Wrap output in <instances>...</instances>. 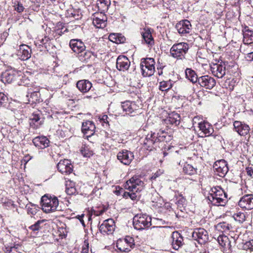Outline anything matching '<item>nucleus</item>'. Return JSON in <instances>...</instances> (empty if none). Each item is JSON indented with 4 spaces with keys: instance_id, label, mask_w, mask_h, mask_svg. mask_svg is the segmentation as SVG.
Segmentation results:
<instances>
[{
    "instance_id": "45",
    "label": "nucleus",
    "mask_w": 253,
    "mask_h": 253,
    "mask_svg": "<svg viewBox=\"0 0 253 253\" xmlns=\"http://www.w3.org/2000/svg\"><path fill=\"white\" fill-rule=\"evenodd\" d=\"M228 238L225 235H219L217 238V241L219 244L222 246H225L227 242Z\"/></svg>"
},
{
    "instance_id": "8",
    "label": "nucleus",
    "mask_w": 253,
    "mask_h": 253,
    "mask_svg": "<svg viewBox=\"0 0 253 253\" xmlns=\"http://www.w3.org/2000/svg\"><path fill=\"white\" fill-rule=\"evenodd\" d=\"M145 140L147 141H151L152 142H168L171 140L170 135L162 132L161 134L155 133L148 134L145 137Z\"/></svg>"
},
{
    "instance_id": "40",
    "label": "nucleus",
    "mask_w": 253,
    "mask_h": 253,
    "mask_svg": "<svg viewBox=\"0 0 253 253\" xmlns=\"http://www.w3.org/2000/svg\"><path fill=\"white\" fill-rule=\"evenodd\" d=\"M44 222V220H39L37 221L35 224L30 226L29 229L34 232L38 231L42 229L41 224Z\"/></svg>"
},
{
    "instance_id": "57",
    "label": "nucleus",
    "mask_w": 253,
    "mask_h": 253,
    "mask_svg": "<svg viewBox=\"0 0 253 253\" xmlns=\"http://www.w3.org/2000/svg\"><path fill=\"white\" fill-rule=\"evenodd\" d=\"M163 173V171L159 170L156 172L151 177L152 179H155L159 176H160Z\"/></svg>"
},
{
    "instance_id": "43",
    "label": "nucleus",
    "mask_w": 253,
    "mask_h": 253,
    "mask_svg": "<svg viewBox=\"0 0 253 253\" xmlns=\"http://www.w3.org/2000/svg\"><path fill=\"white\" fill-rule=\"evenodd\" d=\"M8 103L7 96L3 92H0V106H6Z\"/></svg>"
},
{
    "instance_id": "19",
    "label": "nucleus",
    "mask_w": 253,
    "mask_h": 253,
    "mask_svg": "<svg viewBox=\"0 0 253 253\" xmlns=\"http://www.w3.org/2000/svg\"><path fill=\"white\" fill-rule=\"evenodd\" d=\"M31 48L28 45L22 44L19 46L17 55L21 60H27L31 57Z\"/></svg>"
},
{
    "instance_id": "32",
    "label": "nucleus",
    "mask_w": 253,
    "mask_h": 253,
    "mask_svg": "<svg viewBox=\"0 0 253 253\" xmlns=\"http://www.w3.org/2000/svg\"><path fill=\"white\" fill-rule=\"evenodd\" d=\"M185 76L187 79L193 83H198L199 78L195 72L191 69L187 68L185 70Z\"/></svg>"
},
{
    "instance_id": "49",
    "label": "nucleus",
    "mask_w": 253,
    "mask_h": 253,
    "mask_svg": "<svg viewBox=\"0 0 253 253\" xmlns=\"http://www.w3.org/2000/svg\"><path fill=\"white\" fill-rule=\"evenodd\" d=\"M105 12L100 11V12H96L92 15L93 17L103 19L104 20H107V17L105 14Z\"/></svg>"
},
{
    "instance_id": "35",
    "label": "nucleus",
    "mask_w": 253,
    "mask_h": 253,
    "mask_svg": "<svg viewBox=\"0 0 253 253\" xmlns=\"http://www.w3.org/2000/svg\"><path fill=\"white\" fill-rule=\"evenodd\" d=\"M80 152L82 156L85 158H90L93 155L92 150L86 144L83 145L80 149Z\"/></svg>"
},
{
    "instance_id": "60",
    "label": "nucleus",
    "mask_w": 253,
    "mask_h": 253,
    "mask_svg": "<svg viewBox=\"0 0 253 253\" xmlns=\"http://www.w3.org/2000/svg\"><path fill=\"white\" fill-rule=\"evenodd\" d=\"M246 171L247 174L250 176H252L253 175V168L252 167H247L246 168Z\"/></svg>"
},
{
    "instance_id": "31",
    "label": "nucleus",
    "mask_w": 253,
    "mask_h": 253,
    "mask_svg": "<svg viewBox=\"0 0 253 253\" xmlns=\"http://www.w3.org/2000/svg\"><path fill=\"white\" fill-rule=\"evenodd\" d=\"M111 4L110 0H97L96 5L98 10L106 12Z\"/></svg>"
},
{
    "instance_id": "10",
    "label": "nucleus",
    "mask_w": 253,
    "mask_h": 253,
    "mask_svg": "<svg viewBox=\"0 0 253 253\" xmlns=\"http://www.w3.org/2000/svg\"><path fill=\"white\" fill-rule=\"evenodd\" d=\"M193 238L200 244L205 243L209 239L208 232L204 228H196L192 233Z\"/></svg>"
},
{
    "instance_id": "64",
    "label": "nucleus",
    "mask_w": 253,
    "mask_h": 253,
    "mask_svg": "<svg viewBox=\"0 0 253 253\" xmlns=\"http://www.w3.org/2000/svg\"><path fill=\"white\" fill-rule=\"evenodd\" d=\"M164 67H163L161 65H158L157 66V70H162V68H163Z\"/></svg>"
},
{
    "instance_id": "62",
    "label": "nucleus",
    "mask_w": 253,
    "mask_h": 253,
    "mask_svg": "<svg viewBox=\"0 0 253 253\" xmlns=\"http://www.w3.org/2000/svg\"><path fill=\"white\" fill-rule=\"evenodd\" d=\"M30 159L29 158V157L28 156H26L23 158L22 162H24L25 164H26L29 161Z\"/></svg>"
},
{
    "instance_id": "24",
    "label": "nucleus",
    "mask_w": 253,
    "mask_h": 253,
    "mask_svg": "<svg viewBox=\"0 0 253 253\" xmlns=\"http://www.w3.org/2000/svg\"><path fill=\"white\" fill-rule=\"evenodd\" d=\"M213 168L218 173V174L220 177L225 176L228 171V168L227 166L226 162L224 160L215 162Z\"/></svg>"
},
{
    "instance_id": "36",
    "label": "nucleus",
    "mask_w": 253,
    "mask_h": 253,
    "mask_svg": "<svg viewBox=\"0 0 253 253\" xmlns=\"http://www.w3.org/2000/svg\"><path fill=\"white\" fill-rule=\"evenodd\" d=\"M215 227L217 230L221 231V232H224L230 230L232 226L231 224L226 222H222L217 224L215 226Z\"/></svg>"
},
{
    "instance_id": "27",
    "label": "nucleus",
    "mask_w": 253,
    "mask_h": 253,
    "mask_svg": "<svg viewBox=\"0 0 253 253\" xmlns=\"http://www.w3.org/2000/svg\"><path fill=\"white\" fill-rule=\"evenodd\" d=\"M76 86L83 93L87 92L92 87V84L87 80H82L77 82Z\"/></svg>"
},
{
    "instance_id": "44",
    "label": "nucleus",
    "mask_w": 253,
    "mask_h": 253,
    "mask_svg": "<svg viewBox=\"0 0 253 253\" xmlns=\"http://www.w3.org/2000/svg\"><path fill=\"white\" fill-rule=\"evenodd\" d=\"M222 137L220 135H210L208 136V139H206V141H214L216 142L217 141L221 142Z\"/></svg>"
},
{
    "instance_id": "33",
    "label": "nucleus",
    "mask_w": 253,
    "mask_h": 253,
    "mask_svg": "<svg viewBox=\"0 0 253 253\" xmlns=\"http://www.w3.org/2000/svg\"><path fill=\"white\" fill-rule=\"evenodd\" d=\"M244 42L247 44L253 42V31L249 30L248 28H245L243 32Z\"/></svg>"
},
{
    "instance_id": "38",
    "label": "nucleus",
    "mask_w": 253,
    "mask_h": 253,
    "mask_svg": "<svg viewBox=\"0 0 253 253\" xmlns=\"http://www.w3.org/2000/svg\"><path fill=\"white\" fill-rule=\"evenodd\" d=\"M107 20L92 17V23L97 28H103L106 26Z\"/></svg>"
},
{
    "instance_id": "37",
    "label": "nucleus",
    "mask_w": 253,
    "mask_h": 253,
    "mask_svg": "<svg viewBox=\"0 0 253 253\" xmlns=\"http://www.w3.org/2000/svg\"><path fill=\"white\" fill-rule=\"evenodd\" d=\"M183 170L185 174L188 175H193L197 173V168H195L192 165L188 164L184 165Z\"/></svg>"
},
{
    "instance_id": "17",
    "label": "nucleus",
    "mask_w": 253,
    "mask_h": 253,
    "mask_svg": "<svg viewBox=\"0 0 253 253\" xmlns=\"http://www.w3.org/2000/svg\"><path fill=\"white\" fill-rule=\"evenodd\" d=\"M130 65V62L126 56L120 55L117 59L116 67L120 71L125 72L127 71Z\"/></svg>"
},
{
    "instance_id": "9",
    "label": "nucleus",
    "mask_w": 253,
    "mask_h": 253,
    "mask_svg": "<svg viewBox=\"0 0 253 253\" xmlns=\"http://www.w3.org/2000/svg\"><path fill=\"white\" fill-rule=\"evenodd\" d=\"M95 126L94 123L91 121H86L82 123V131L84 137L89 140V137L93 135L95 132Z\"/></svg>"
},
{
    "instance_id": "59",
    "label": "nucleus",
    "mask_w": 253,
    "mask_h": 253,
    "mask_svg": "<svg viewBox=\"0 0 253 253\" xmlns=\"http://www.w3.org/2000/svg\"><path fill=\"white\" fill-rule=\"evenodd\" d=\"M4 205L5 207H10V206L13 207V208H15L16 205L15 204H14L13 201H9L7 202H4Z\"/></svg>"
},
{
    "instance_id": "61",
    "label": "nucleus",
    "mask_w": 253,
    "mask_h": 253,
    "mask_svg": "<svg viewBox=\"0 0 253 253\" xmlns=\"http://www.w3.org/2000/svg\"><path fill=\"white\" fill-rule=\"evenodd\" d=\"M40 95V93L39 92H34L32 93H31V97L33 98H34V97H36L37 98L38 97V95Z\"/></svg>"
},
{
    "instance_id": "13",
    "label": "nucleus",
    "mask_w": 253,
    "mask_h": 253,
    "mask_svg": "<svg viewBox=\"0 0 253 253\" xmlns=\"http://www.w3.org/2000/svg\"><path fill=\"white\" fill-rule=\"evenodd\" d=\"M175 28L181 35L189 34L192 30L191 23L188 20L180 21L176 24Z\"/></svg>"
},
{
    "instance_id": "54",
    "label": "nucleus",
    "mask_w": 253,
    "mask_h": 253,
    "mask_svg": "<svg viewBox=\"0 0 253 253\" xmlns=\"http://www.w3.org/2000/svg\"><path fill=\"white\" fill-rule=\"evenodd\" d=\"M8 33L7 32H6V31H4L0 35V42H4L7 37H8Z\"/></svg>"
},
{
    "instance_id": "11",
    "label": "nucleus",
    "mask_w": 253,
    "mask_h": 253,
    "mask_svg": "<svg viewBox=\"0 0 253 253\" xmlns=\"http://www.w3.org/2000/svg\"><path fill=\"white\" fill-rule=\"evenodd\" d=\"M198 83L202 87L211 89L215 86L216 81L213 78L208 75H205L199 78Z\"/></svg>"
},
{
    "instance_id": "63",
    "label": "nucleus",
    "mask_w": 253,
    "mask_h": 253,
    "mask_svg": "<svg viewBox=\"0 0 253 253\" xmlns=\"http://www.w3.org/2000/svg\"><path fill=\"white\" fill-rule=\"evenodd\" d=\"M48 39H46V38L45 37V39H42L41 41V43L42 44H44L46 43V42H48Z\"/></svg>"
},
{
    "instance_id": "22",
    "label": "nucleus",
    "mask_w": 253,
    "mask_h": 253,
    "mask_svg": "<svg viewBox=\"0 0 253 253\" xmlns=\"http://www.w3.org/2000/svg\"><path fill=\"white\" fill-rule=\"evenodd\" d=\"M29 122L31 127L37 129L42 125L43 120L40 117L39 113L34 112L30 117Z\"/></svg>"
},
{
    "instance_id": "39",
    "label": "nucleus",
    "mask_w": 253,
    "mask_h": 253,
    "mask_svg": "<svg viewBox=\"0 0 253 253\" xmlns=\"http://www.w3.org/2000/svg\"><path fill=\"white\" fill-rule=\"evenodd\" d=\"M172 87L169 81H162L160 83L159 89L162 91H166Z\"/></svg>"
},
{
    "instance_id": "56",
    "label": "nucleus",
    "mask_w": 253,
    "mask_h": 253,
    "mask_svg": "<svg viewBox=\"0 0 253 253\" xmlns=\"http://www.w3.org/2000/svg\"><path fill=\"white\" fill-rule=\"evenodd\" d=\"M17 247L16 246H14L13 247H7L5 248V253H12V251L14 250H16Z\"/></svg>"
},
{
    "instance_id": "16",
    "label": "nucleus",
    "mask_w": 253,
    "mask_h": 253,
    "mask_svg": "<svg viewBox=\"0 0 253 253\" xmlns=\"http://www.w3.org/2000/svg\"><path fill=\"white\" fill-rule=\"evenodd\" d=\"M238 205L248 210L253 209V194H247L243 196L238 202Z\"/></svg>"
},
{
    "instance_id": "21",
    "label": "nucleus",
    "mask_w": 253,
    "mask_h": 253,
    "mask_svg": "<svg viewBox=\"0 0 253 253\" xmlns=\"http://www.w3.org/2000/svg\"><path fill=\"white\" fill-rule=\"evenodd\" d=\"M212 74L218 78H222L226 72V65L225 62H220L219 64H215L211 67Z\"/></svg>"
},
{
    "instance_id": "29",
    "label": "nucleus",
    "mask_w": 253,
    "mask_h": 253,
    "mask_svg": "<svg viewBox=\"0 0 253 253\" xmlns=\"http://www.w3.org/2000/svg\"><path fill=\"white\" fill-rule=\"evenodd\" d=\"M144 32H141V35L144 41L149 46H152L154 44V41L152 37L150 29L144 28Z\"/></svg>"
},
{
    "instance_id": "47",
    "label": "nucleus",
    "mask_w": 253,
    "mask_h": 253,
    "mask_svg": "<svg viewBox=\"0 0 253 253\" xmlns=\"http://www.w3.org/2000/svg\"><path fill=\"white\" fill-rule=\"evenodd\" d=\"M47 140L48 141V142H50L46 137L44 136H39L33 139L32 142H46Z\"/></svg>"
},
{
    "instance_id": "51",
    "label": "nucleus",
    "mask_w": 253,
    "mask_h": 253,
    "mask_svg": "<svg viewBox=\"0 0 253 253\" xmlns=\"http://www.w3.org/2000/svg\"><path fill=\"white\" fill-rule=\"evenodd\" d=\"M14 9L18 13H21L24 11V7L23 4L20 2H18V4L15 6Z\"/></svg>"
},
{
    "instance_id": "34",
    "label": "nucleus",
    "mask_w": 253,
    "mask_h": 253,
    "mask_svg": "<svg viewBox=\"0 0 253 253\" xmlns=\"http://www.w3.org/2000/svg\"><path fill=\"white\" fill-rule=\"evenodd\" d=\"M109 40L116 43H124L126 38L121 34H111L109 37Z\"/></svg>"
},
{
    "instance_id": "58",
    "label": "nucleus",
    "mask_w": 253,
    "mask_h": 253,
    "mask_svg": "<svg viewBox=\"0 0 253 253\" xmlns=\"http://www.w3.org/2000/svg\"><path fill=\"white\" fill-rule=\"evenodd\" d=\"M245 58L248 61H253V51L247 54L245 56Z\"/></svg>"
},
{
    "instance_id": "15",
    "label": "nucleus",
    "mask_w": 253,
    "mask_h": 253,
    "mask_svg": "<svg viewBox=\"0 0 253 253\" xmlns=\"http://www.w3.org/2000/svg\"><path fill=\"white\" fill-rule=\"evenodd\" d=\"M69 46L74 52L79 55L84 52L86 48L84 43L79 39L71 40Z\"/></svg>"
},
{
    "instance_id": "14",
    "label": "nucleus",
    "mask_w": 253,
    "mask_h": 253,
    "mask_svg": "<svg viewBox=\"0 0 253 253\" xmlns=\"http://www.w3.org/2000/svg\"><path fill=\"white\" fill-rule=\"evenodd\" d=\"M57 168L59 171L62 174H69L73 171L71 161L67 159L60 160L57 165Z\"/></svg>"
},
{
    "instance_id": "4",
    "label": "nucleus",
    "mask_w": 253,
    "mask_h": 253,
    "mask_svg": "<svg viewBox=\"0 0 253 253\" xmlns=\"http://www.w3.org/2000/svg\"><path fill=\"white\" fill-rule=\"evenodd\" d=\"M155 64L156 62L153 58H142L140 64L142 75L144 77L153 75L155 72Z\"/></svg>"
},
{
    "instance_id": "53",
    "label": "nucleus",
    "mask_w": 253,
    "mask_h": 253,
    "mask_svg": "<svg viewBox=\"0 0 253 253\" xmlns=\"http://www.w3.org/2000/svg\"><path fill=\"white\" fill-rule=\"evenodd\" d=\"M38 149H42L49 147V143H34Z\"/></svg>"
},
{
    "instance_id": "26",
    "label": "nucleus",
    "mask_w": 253,
    "mask_h": 253,
    "mask_svg": "<svg viewBox=\"0 0 253 253\" xmlns=\"http://www.w3.org/2000/svg\"><path fill=\"white\" fill-rule=\"evenodd\" d=\"M96 57V55L94 52L85 49L79 55V60L85 63L93 61Z\"/></svg>"
},
{
    "instance_id": "41",
    "label": "nucleus",
    "mask_w": 253,
    "mask_h": 253,
    "mask_svg": "<svg viewBox=\"0 0 253 253\" xmlns=\"http://www.w3.org/2000/svg\"><path fill=\"white\" fill-rule=\"evenodd\" d=\"M124 243L122 240L118 241L116 244V246L118 249L122 252L128 253L130 251V249L126 247L123 246Z\"/></svg>"
},
{
    "instance_id": "18",
    "label": "nucleus",
    "mask_w": 253,
    "mask_h": 253,
    "mask_svg": "<svg viewBox=\"0 0 253 253\" xmlns=\"http://www.w3.org/2000/svg\"><path fill=\"white\" fill-rule=\"evenodd\" d=\"M171 238V245L174 250H178L184 245L183 237L178 232H173Z\"/></svg>"
},
{
    "instance_id": "3",
    "label": "nucleus",
    "mask_w": 253,
    "mask_h": 253,
    "mask_svg": "<svg viewBox=\"0 0 253 253\" xmlns=\"http://www.w3.org/2000/svg\"><path fill=\"white\" fill-rule=\"evenodd\" d=\"M190 48L189 44L185 42L174 43L170 49L171 56L177 59H185V55Z\"/></svg>"
},
{
    "instance_id": "48",
    "label": "nucleus",
    "mask_w": 253,
    "mask_h": 253,
    "mask_svg": "<svg viewBox=\"0 0 253 253\" xmlns=\"http://www.w3.org/2000/svg\"><path fill=\"white\" fill-rule=\"evenodd\" d=\"M133 240L131 238L128 237L127 238L125 239L124 241H123L124 244H126V247H129L130 248H132V247L134 246V244L132 243Z\"/></svg>"
},
{
    "instance_id": "50",
    "label": "nucleus",
    "mask_w": 253,
    "mask_h": 253,
    "mask_svg": "<svg viewBox=\"0 0 253 253\" xmlns=\"http://www.w3.org/2000/svg\"><path fill=\"white\" fill-rule=\"evenodd\" d=\"M66 192L68 195H72L76 193V189L74 186L71 185L69 187L66 188Z\"/></svg>"
},
{
    "instance_id": "42",
    "label": "nucleus",
    "mask_w": 253,
    "mask_h": 253,
    "mask_svg": "<svg viewBox=\"0 0 253 253\" xmlns=\"http://www.w3.org/2000/svg\"><path fill=\"white\" fill-rule=\"evenodd\" d=\"M233 217L236 221H239L240 223H243L245 220L246 218L245 213L241 212L235 213Z\"/></svg>"
},
{
    "instance_id": "55",
    "label": "nucleus",
    "mask_w": 253,
    "mask_h": 253,
    "mask_svg": "<svg viewBox=\"0 0 253 253\" xmlns=\"http://www.w3.org/2000/svg\"><path fill=\"white\" fill-rule=\"evenodd\" d=\"M100 122L102 124H106V125L109 124L108 117L106 115H103L100 118Z\"/></svg>"
},
{
    "instance_id": "5",
    "label": "nucleus",
    "mask_w": 253,
    "mask_h": 253,
    "mask_svg": "<svg viewBox=\"0 0 253 253\" xmlns=\"http://www.w3.org/2000/svg\"><path fill=\"white\" fill-rule=\"evenodd\" d=\"M41 204L42 211L46 213H49L57 210L59 202L56 197H48L45 195L41 198Z\"/></svg>"
},
{
    "instance_id": "6",
    "label": "nucleus",
    "mask_w": 253,
    "mask_h": 253,
    "mask_svg": "<svg viewBox=\"0 0 253 253\" xmlns=\"http://www.w3.org/2000/svg\"><path fill=\"white\" fill-rule=\"evenodd\" d=\"M133 225L138 230L148 228L151 225V217L145 214H137L133 217Z\"/></svg>"
},
{
    "instance_id": "46",
    "label": "nucleus",
    "mask_w": 253,
    "mask_h": 253,
    "mask_svg": "<svg viewBox=\"0 0 253 253\" xmlns=\"http://www.w3.org/2000/svg\"><path fill=\"white\" fill-rule=\"evenodd\" d=\"M243 248L244 250H249L251 251H253V239L246 242L243 245Z\"/></svg>"
},
{
    "instance_id": "2",
    "label": "nucleus",
    "mask_w": 253,
    "mask_h": 253,
    "mask_svg": "<svg viewBox=\"0 0 253 253\" xmlns=\"http://www.w3.org/2000/svg\"><path fill=\"white\" fill-rule=\"evenodd\" d=\"M208 199L212 205L217 206H224L227 201V194L219 187L211 189Z\"/></svg>"
},
{
    "instance_id": "1",
    "label": "nucleus",
    "mask_w": 253,
    "mask_h": 253,
    "mask_svg": "<svg viewBox=\"0 0 253 253\" xmlns=\"http://www.w3.org/2000/svg\"><path fill=\"white\" fill-rule=\"evenodd\" d=\"M144 186V183L137 176H133L127 180L124 184L126 189L131 192L129 198L132 200H135L139 197V192L141 191Z\"/></svg>"
},
{
    "instance_id": "20",
    "label": "nucleus",
    "mask_w": 253,
    "mask_h": 253,
    "mask_svg": "<svg viewBox=\"0 0 253 253\" xmlns=\"http://www.w3.org/2000/svg\"><path fill=\"white\" fill-rule=\"evenodd\" d=\"M122 107L126 114L133 116L135 115L139 107L134 102L126 101L122 103Z\"/></svg>"
},
{
    "instance_id": "30",
    "label": "nucleus",
    "mask_w": 253,
    "mask_h": 253,
    "mask_svg": "<svg viewBox=\"0 0 253 253\" xmlns=\"http://www.w3.org/2000/svg\"><path fill=\"white\" fill-rule=\"evenodd\" d=\"M198 125L200 129L208 138L213 131L211 126L207 122H201Z\"/></svg>"
},
{
    "instance_id": "23",
    "label": "nucleus",
    "mask_w": 253,
    "mask_h": 253,
    "mask_svg": "<svg viewBox=\"0 0 253 253\" xmlns=\"http://www.w3.org/2000/svg\"><path fill=\"white\" fill-rule=\"evenodd\" d=\"M234 129L240 135H246L248 134L250 130L249 126L240 121H235L233 124Z\"/></svg>"
},
{
    "instance_id": "52",
    "label": "nucleus",
    "mask_w": 253,
    "mask_h": 253,
    "mask_svg": "<svg viewBox=\"0 0 253 253\" xmlns=\"http://www.w3.org/2000/svg\"><path fill=\"white\" fill-rule=\"evenodd\" d=\"M37 209L34 207H32V208H28L27 209V213L31 215H35L37 213Z\"/></svg>"
},
{
    "instance_id": "7",
    "label": "nucleus",
    "mask_w": 253,
    "mask_h": 253,
    "mask_svg": "<svg viewBox=\"0 0 253 253\" xmlns=\"http://www.w3.org/2000/svg\"><path fill=\"white\" fill-rule=\"evenodd\" d=\"M21 77H23L21 72L9 69L6 70L1 74V81L4 84H10L18 78H19V80H22Z\"/></svg>"
},
{
    "instance_id": "28",
    "label": "nucleus",
    "mask_w": 253,
    "mask_h": 253,
    "mask_svg": "<svg viewBox=\"0 0 253 253\" xmlns=\"http://www.w3.org/2000/svg\"><path fill=\"white\" fill-rule=\"evenodd\" d=\"M180 121V115L174 112L169 114L168 117L165 120V122L166 124L174 125L175 126H177L179 124Z\"/></svg>"
},
{
    "instance_id": "25",
    "label": "nucleus",
    "mask_w": 253,
    "mask_h": 253,
    "mask_svg": "<svg viewBox=\"0 0 253 253\" xmlns=\"http://www.w3.org/2000/svg\"><path fill=\"white\" fill-rule=\"evenodd\" d=\"M133 157L132 153L128 151L120 152L117 155V158L122 164L128 165L131 162Z\"/></svg>"
},
{
    "instance_id": "12",
    "label": "nucleus",
    "mask_w": 253,
    "mask_h": 253,
    "mask_svg": "<svg viewBox=\"0 0 253 253\" xmlns=\"http://www.w3.org/2000/svg\"><path fill=\"white\" fill-rule=\"evenodd\" d=\"M115 229V222L113 219L109 218L103 221L99 227L101 233L107 234H112Z\"/></svg>"
}]
</instances>
